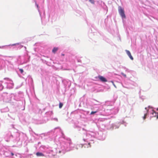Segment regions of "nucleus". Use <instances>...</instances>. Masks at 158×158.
<instances>
[{
  "mask_svg": "<svg viewBox=\"0 0 158 158\" xmlns=\"http://www.w3.org/2000/svg\"><path fill=\"white\" fill-rule=\"evenodd\" d=\"M118 11L121 17L123 18H125L126 16L124 14V9L122 8L121 6H119L118 7Z\"/></svg>",
  "mask_w": 158,
  "mask_h": 158,
  "instance_id": "obj_1",
  "label": "nucleus"
},
{
  "mask_svg": "<svg viewBox=\"0 0 158 158\" xmlns=\"http://www.w3.org/2000/svg\"><path fill=\"white\" fill-rule=\"evenodd\" d=\"M98 78L99 80L102 82H106L107 81L106 79L104 77L101 76V75H99L98 77Z\"/></svg>",
  "mask_w": 158,
  "mask_h": 158,
  "instance_id": "obj_2",
  "label": "nucleus"
},
{
  "mask_svg": "<svg viewBox=\"0 0 158 158\" xmlns=\"http://www.w3.org/2000/svg\"><path fill=\"white\" fill-rule=\"evenodd\" d=\"M58 48L57 47H54L53 48V49L52 50V52L54 53H55L58 50Z\"/></svg>",
  "mask_w": 158,
  "mask_h": 158,
  "instance_id": "obj_3",
  "label": "nucleus"
},
{
  "mask_svg": "<svg viewBox=\"0 0 158 158\" xmlns=\"http://www.w3.org/2000/svg\"><path fill=\"white\" fill-rule=\"evenodd\" d=\"M36 155L37 156H44V155L42 153L39 152H37L36 153Z\"/></svg>",
  "mask_w": 158,
  "mask_h": 158,
  "instance_id": "obj_4",
  "label": "nucleus"
},
{
  "mask_svg": "<svg viewBox=\"0 0 158 158\" xmlns=\"http://www.w3.org/2000/svg\"><path fill=\"white\" fill-rule=\"evenodd\" d=\"M19 43H17L13 44H10V45H9V46H15V45H19Z\"/></svg>",
  "mask_w": 158,
  "mask_h": 158,
  "instance_id": "obj_5",
  "label": "nucleus"
},
{
  "mask_svg": "<svg viewBox=\"0 0 158 158\" xmlns=\"http://www.w3.org/2000/svg\"><path fill=\"white\" fill-rule=\"evenodd\" d=\"M63 106V103H61V102H60L59 103V107L60 108H61Z\"/></svg>",
  "mask_w": 158,
  "mask_h": 158,
  "instance_id": "obj_6",
  "label": "nucleus"
},
{
  "mask_svg": "<svg viewBox=\"0 0 158 158\" xmlns=\"http://www.w3.org/2000/svg\"><path fill=\"white\" fill-rule=\"evenodd\" d=\"M125 51L127 53V54L128 55V56L130 54H131L130 52L129 51L127 50H126Z\"/></svg>",
  "mask_w": 158,
  "mask_h": 158,
  "instance_id": "obj_7",
  "label": "nucleus"
},
{
  "mask_svg": "<svg viewBox=\"0 0 158 158\" xmlns=\"http://www.w3.org/2000/svg\"><path fill=\"white\" fill-rule=\"evenodd\" d=\"M128 56H129V58H130V59L131 60H133V58L131 56V54H130L129 55H128Z\"/></svg>",
  "mask_w": 158,
  "mask_h": 158,
  "instance_id": "obj_8",
  "label": "nucleus"
},
{
  "mask_svg": "<svg viewBox=\"0 0 158 158\" xmlns=\"http://www.w3.org/2000/svg\"><path fill=\"white\" fill-rule=\"evenodd\" d=\"M98 112L97 111H92L91 113H90V114H95L97 112Z\"/></svg>",
  "mask_w": 158,
  "mask_h": 158,
  "instance_id": "obj_9",
  "label": "nucleus"
},
{
  "mask_svg": "<svg viewBox=\"0 0 158 158\" xmlns=\"http://www.w3.org/2000/svg\"><path fill=\"white\" fill-rule=\"evenodd\" d=\"M89 1L92 4H94V0H89Z\"/></svg>",
  "mask_w": 158,
  "mask_h": 158,
  "instance_id": "obj_10",
  "label": "nucleus"
},
{
  "mask_svg": "<svg viewBox=\"0 0 158 158\" xmlns=\"http://www.w3.org/2000/svg\"><path fill=\"white\" fill-rule=\"evenodd\" d=\"M19 70L20 71V73H23V69H19Z\"/></svg>",
  "mask_w": 158,
  "mask_h": 158,
  "instance_id": "obj_11",
  "label": "nucleus"
},
{
  "mask_svg": "<svg viewBox=\"0 0 158 158\" xmlns=\"http://www.w3.org/2000/svg\"><path fill=\"white\" fill-rule=\"evenodd\" d=\"M121 74L123 75L125 77H127V76L126 75V74H124V73H121Z\"/></svg>",
  "mask_w": 158,
  "mask_h": 158,
  "instance_id": "obj_12",
  "label": "nucleus"
},
{
  "mask_svg": "<svg viewBox=\"0 0 158 158\" xmlns=\"http://www.w3.org/2000/svg\"><path fill=\"white\" fill-rule=\"evenodd\" d=\"M146 114H145L144 115L143 117V119H144L146 118Z\"/></svg>",
  "mask_w": 158,
  "mask_h": 158,
  "instance_id": "obj_13",
  "label": "nucleus"
},
{
  "mask_svg": "<svg viewBox=\"0 0 158 158\" xmlns=\"http://www.w3.org/2000/svg\"><path fill=\"white\" fill-rule=\"evenodd\" d=\"M5 46H0V48H3Z\"/></svg>",
  "mask_w": 158,
  "mask_h": 158,
  "instance_id": "obj_14",
  "label": "nucleus"
},
{
  "mask_svg": "<svg viewBox=\"0 0 158 158\" xmlns=\"http://www.w3.org/2000/svg\"><path fill=\"white\" fill-rule=\"evenodd\" d=\"M4 79L6 80H8L9 79V78H5Z\"/></svg>",
  "mask_w": 158,
  "mask_h": 158,
  "instance_id": "obj_15",
  "label": "nucleus"
},
{
  "mask_svg": "<svg viewBox=\"0 0 158 158\" xmlns=\"http://www.w3.org/2000/svg\"><path fill=\"white\" fill-rule=\"evenodd\" d=\"M153 112H152V114H153V113H156L154 111V110H153Z\"/></svg>",
  "mask_w": 158,
  "mask_h": 158,
  "instance_id": "obj_16",
  "label": "nucleus"
},
{
  "mask_svg": "<svg viewBox=\"0 0 158 158\" xmlns=\"http://www.w3.org/2000/svg\"><path fill=\"white\" fill-rule=\"evenodd\" d=\"M11 155L12 156H13L14 154L13 153H11Z\"/></svg>",
  "mask_w": 158,
  "mask_h": 158,
  "instance_id": "obj_17",
  "label": "nucleus"
},
{
  "mask_svg": "<svg viewBox=\"0 0 158 158\" xmlns=\"http://www.w3.org/2000/svg\"><path fill=\"white\" fill-rule=\"evenodd\" d=\"M61 55L62 56H64V54H61Z\"/></svg>",
  "mask_w": 158,
  "mask_h": 158,
  "instance_id": "obj_18",
  "label": "nucleus"
},
{
  "mask_svg": "<svg viewBox=\"0 0 158 158\" xmlns=\"http://www.w3.org/2000/svg\"><path fill=\"white\" fill-rule=\"evenodd\" d=\"M157 118H158V115L157 116Z\"/></svg>",
  "mask_w": 158,
  "mask_h": 158,
  "instance_id": "obj_19",
  "label": "nucleus"
},
{
  "mask_svg": "<svg viewBox=\"0 0 158 158\" xmlns=\"http://www.w3.org/2000/svg\"><path fill=\"white\" fill-rule=\"evenodd\" d=\"M113 85H114V86H115V85L114 84V83H113Z\"/></svg>",
  "mask_w": 158,
  "mask_h": 158,
  "instance_id": "obj_20",
  "label": "nucleus"
},
{
  "mask_svg": "<svg viewBox=\"0 0 158 158\" xmlns=\"http://www.w3.org/2000/svg\"><path fill=\"white\" fill-rule=\"evenodd\" d=\"M37 7H38V5H37Z\"/></svg>",
  "mask_w": 158,
  "mask_h": 158,
  "instance_id": "obj_21",
  "label": "nucleus"
}]
</instances>
